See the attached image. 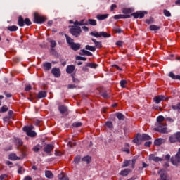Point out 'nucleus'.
<instances>
[{
    "instance_id": "c85d7f7f",
    "label": "nucleus",
    "mask_w": 180,
    "mask_h": 180,
    "mask_svg": "<svg viewBox=\"0 0 180 180\" xmlns=\"http://www.w3.org/2000/svg\"><path fill=\"white\" fill-rule=\"evenodd\" d=\"M65 37L66 38V41L68 44H69V46L72 45L74 43V39L70 37V36H68V34H65Z\"/></svg>"
},
{
    "instance_id": "2f4dec72",
    "label": "nucleus",
    "mask_w": 180,
    "mask_h": 180,
    "mask_svg": "<svg viewBox=\"0 0 180 180\" xmlns=\"http://www.w3.org/2000/svg\"><path fill=\"white\" fill-rule=\"evenodd\" d=\"M7 30H9V32H16V30H18V26L16 25L8 26L7 27Z\"/></svg>"
},
{
    "instance_id": "4d7b16f0",
    "label": "nucleus",
    "mask_w": 180,
    "mask_h": 180,
    "mask_svg": "<svg viewBox=\"0 0 180 180\" xmlns=\"http://www.w3.org/2000/svg\"><path fill=\"white\" fill-rule=\"evenodd\" d=\"M76 60H82V61H86V58L82 56H77Z\"/></svg>"
},
{
    "instance_id": "473e14b6",
    "label": "nucleus",
    "mask_w": 180,
    "mask_h": 180,
    "mask_svg": "<svg viewBox=\"0 0 180 180\" xmlns=\"http://www.w3.org/2000/svg\"><path fill=\"white\" fill-rule=\"evenodd\" d=\"M112 30H113V32H115V33H122L123 32V30H122V29L119 26L114 27Z\"/></svg>"
},
{
    "instance_id": "393cba45",
    "label": "nucleus",
    "mask_w": 180,
    "mask_h": 180,
    "mask_svg": "<svg viewBox=\"0 0 180 180\" xmlns=\"http://www.w3.org/2000/svg\"><path fill=\"white\" fill-rule=\"evenodd\" d=\"M150 160H152L153 161H155V162H158L160 161H162V159L161 158L155 156L154 155H151L150 156Z\"/></svg>"
},
{
    "instance_id": "603ef678",
    "label": "nucleus",
    "mask_w": 180,
    "mask_h": 180,
    "mask_svg": "<svg viewBox=\"0 0 180 180\" xmlns=\"http://www.w3.org/2000/svg\"><path fill=\"white\" fill-rule=\"evenodd\" d=\"M81 126H82V123H81V122H74L73 123L74 127H81Z\"/></svg>"
},
{
    "instance_id": "a19ab883",
    "label": "nucleus",
    "mask_w": 180,
    "mask_h": 180,
    "mask_svg": "<svg viewBox=\"0 0 180 180\" xmlns=\"http://www.w3.org/2000/svg\"><path fill=\"white\" fill-rule=\"evenodd\" d=\"M159 29H160V27H158L155 25H152L150 26V30L155 31V30H159Z\"/></svg>"
},
{
    "instance_id": "e2e57ef3",
    "label": "nucleus",
    "mask_w": 180,
    "mask_h": 180,
    "mask_svg": "<svg viewBox=\"0 0 180 180\" xmlns=\"http://www.w3.org/2000/svg\"><path fill=\"white\" fill-rule=\"evenodd\" d=\"M31 89H32V86L31 85H27V86H25V91H31Z\"/></svg>"
},
{
    "instance_id": "6ab92c4d",
    "label": "nucleus",
    "mask_w": 180,
    "mask_h": 180,
    "mask_svg": "<svg viewBox=\"0 0 180 180\" xmlns=\"http://www.w3.org/2000/svg\"><path fill=\"white\" fill-rule=\"evenodd\" d=\"M79 54V56H88L89 57H92V53L84 49L80 51Z\"/></svg>"
},
{
    "instance_id": "9d476101",
    "label": "nucleus",
    "mask_w": 180,
    "mask_h": 180,
    "mask_svg": "<svg viewBox=\"0 0 180 180\" xmlns=\"http://www.w3.org/2000/svg\"><path fill=\"white\" fill-rule=\"evenodd\" d=\"M98 92L100 94V95L104 98V99H110V95H109L108 94V91H106V90L102 89V88H100V89H98Z\"/></svg>"
},
{
    "instance_id": "ea45409f",
    "label": "nucleus",
    "mask_w": 180,
    "mask_h": 180,
    "mask_svg": "<svg viewBox=\"0 0 180 180\" xmlns=\"http://www.w3.org/2000/svg\"><path fill=\"white\" fill-rule=\"evenodd\" d=\"M126 85H127V80H121L120 86L122 88H126Z\"/></svg>"
},
{
    "instance_id": "864d4df0",
    "label": "nucleus",
    "mask_w": 180,
    "mask_h": 180,
    "mask_svg": "<svg viewBox=\"0 0 180 180\" xmlns=\"http://www.w3.org/2000/svg\"><path fill=\"white\" fill-rule=\"evenodd\" d=\"M8 179V175L6 174H1L0 176V180H7Z\"/></svg>"
},
{
    "instance_id": "f03ea898",
    "label": "nucleus",
    "mask_w": 180,
    "mask_h": 180,
    "mask_svg": "<svg viewBox=\"0 0 180 180\" xmlns=\"http://www.w3.org/2000/svg\"><path fill=\"white\" fill-rule=\"evenodd\" d=\"M147 140H151V136H149L148 134H143L141 135L140 134H137L132 141L137 146H140V144H141V141H146Z\"/></svg>"
},
{
    "instance_id": "49530a36",
    "label": "nucleus",
    "mask_w": 180,
    "mask_h": 180,
    "mask_svg": "<svg viewBox=\"0 0 180 180\" xmlns=\"http://www.w3.org/2000/svg\"><path fill=\"white\" fill-rule=\"evenodd\" d=\"M105 126L108 127V129H112V127H113V123H112V122H107Z\"/></svg>"
},
{
    "instance_id": "f257e3e1",
    "label": "nucleus",
    "mask_w": 180,
    "mask_h": 180,
    "mask_svg": "<svg viewBox=\"0 0 180 180\" xmlns=\"http://www.w3.org/2000/svg\"><path fill=\"white\" fill-rule=\"evenodd\" d=\"M158 123L156 124L157 127L154 128L155 131H158L159 133H162L165 134L168 133V128H167V123L164 122V117L160 115L157 118Z\"/></svg>"
},
{
    "instance_id": "39448f33",
    "label": "nucleus",
    "mask_w": 180,
    "mask_h": 180,
    "mask_svg": "<svg viewBox=\"0 0 180 180\" xmlns=\"http://www.w3.org/2000/svg\"><path fill=\"white\" fill-rule=\"evenodd\" d=\"M34 129L33 126L31 125L30 127H23V131H25V133H27V135H28L30 137H36V132H34V131H32V129Z\"/></svg>"
},
{
    "instance_id": "680f3d73",
    "label": "nucleus",
    "mask_w": 180,
    "mask_h": 180,
    "mask_svg": "<svg viewBox=\"0 0 180 180\" xmlns=\"http://www.w3.org/2000/svg\"><path fill=\"white\" fill-rule=\"evenodd\" d=\"M79 161H81V158L79 157H76L74 160V162H75V164H78Z\"/></svg>"
},
{
    "instance_id": "4c0bfd02",
    "label": "nucleus",
    "mask_w": 180,
    "mask_h": 180,
    "mask_svg": "<svg viewBox=\"0 0 180 180\" xmlns=\"http://www.w3.org/2000/svg\"><path fill=\"white\" fill-rule=\"evenodd\" d=\"M86 49L89 50L90 51H96V48L95 46H91L89 45L86 46Z\"/></svg>"
},
{
    "instance_id": "5701e85b",
    "label": "nucleus",
    "mask_w": 180,
    "mask_h": 180,
    "mask_svg": "<svg viewBox=\"0 0 180 180\" xmlns=\"http://www.w3.org/2000/svg\"><path fill=\"white\" fill-rule=\"evenodd\" d=\"M46 96H47V92L41 91L38 93L37 98L41 99V98H46Z\"/></svg>"
},
{
    "instance_id": "37998d69",
    "label": "nucleus",
    "mask_w": 180,
    "mask_h": 180,
    "mask_svg": "<svg viewBox=\"0 0 180 180\" xmlns=\"http://www.w3.org/2000/svg\"><path fill=\"white\" fill-rule=\"evenodd\" d=\"M163 13L165 16H167V18H169V16H171V13L167 9L163 10Z\"/></svg>"
},
{
    "instance_id": "0e129e2a",
    "label": "nucleus",
    "mask_w": 180,
    "mask_h": 180,
    "mask_svg": "<svg viewBox=\"0 0 180 180\" xmlns=\"http://www.w3.org/2000/svg\"><path fill=\"white\" fill-rule=\"evenodd\" d=\"M151 144H152L151 141H148L145 143L144 146L145 147H151Z\"/></svg>"
},
{
    "instance_id": "f704fd0d",
    "label": "nucleus",
    "mask_w": 180,
    "mask_h": 180,
    "mask_svg": "<svg viewBox=\"0 0 180 180\" xmlns=\"http://www.w3.org/2000/svg\"><path fill=\"white\" fill-rule=\"evenodd\" d=\"M15 143L18 147H22V146H23V141H22L20 139H15Z\"/></svg>"
},
{
    "instance_id": "c9c22d12",
    "label": "nucleus",
    "mask_w": 180,
    "mask_h": 180,
    "mask_svg": "<svg viewBox=\"0 0 180 180\" xmlns=\"http://www.w3.org/2000/svg\"><path fill=\"white\" fill-rule=\"evenodd\" d=\"M116 116L119 120H124V115L120 112H117Z\"/></svg>"
},
{
    "instance_id": "5fc2aeb1",
    "label": "nucleus",
    "mask_w": 180,
    "mask_h": 180,
    "mask_svg": "<svg viewBox=\"0 0 180 180\" xmlns=\"http://www.w3.org/2000/svg\"><path fill=\"white\" fill-rule=\"evenodd\" d=\"M50 43H51V47H52V49H54V47L57 46V43H56V41L54 40L51 41Z\"/></svg>"
},
{
    "instance_id": "f8f14e48",
    "label": "nucleus",
    "mask_w": 180,
    "mask_h": 180,
    "mask_svg": "<svg viewBox=\"0 0 180 180\" xmlns=\"http://www.w3.org/2000/svg\"><path fill=\"white\" fill-rule=\"evenodd\" d=\"M51 73L56 78H58V77H60L61 75V72L60 71V68H52Z\"/></svg>"
},
{
    "instance_id": "7ed1b4c3",
    "label": "nucleus",
    "mask_w": 180,
    "mask_h": 180,
    "mask_svg": "<svg viewBox=\"0 0 180 180\" xmlns=\"http://www.w3.org/2000/svg\"><path fill=\"white\" fill-rule=\"evenodd\" d=\"M18 25H20V27H23L25 25H27V26H30L32 25V21H30V19L25 18L23 19V17L19 16L18 20Z\"/></svg>"
},
{
    "instance_id": "b1692460",
    "label": "nucleus",
    "mask_w": 180,
    "mask_h": 180,
    "mask_svg": "<svg viewBox=\"0 0 180 180\" xmlns=\"http://www.w3.org/2000/svg\"><path fill=\"white\" fill-rule=\"evenodd\" d=\"M92 41L94 43L95 46L97 49H102V42L101 41H98L95 39H91Z\"/></svg>"
},
{
    "instance_id": "bb28decb",
    "label": "nucleus",
    "mask_w": 180,
    "mask_h": 180,
    "mask_svg": "<svg viewBox=\"0 0 180 180\" xmlns=\"http://www.w3.org/2000/svg\"><path fill=\"white\" fill-rule=\"evenodd\" d=\"M58 179L68 180V177L67 176V174H64V172H62L60 174H58Z\"/></svg>"
},
{
    "instance_id": "a211bd4d",
    "label": "nucleus",
    "mask_w": 180,
    "mask_h": 180,
    "mask_svg": "<svg viewBox=\"0 0 180 180\" xmlns=\"http://www.w3.org/2000/svg\"><path fill=\"white\" fill-rule=\"evenodd\" d=\"M131 15H122V14H120V15H115L114 16V19H129V18H131Z\"/></svg>"
},
{
    "instance_id": "69168bd1",
    "label": "nucleus",
    "mask_w": 180,
    "mask_h": 180,
    "mask_svg": "<svg viewBox=\"0 0 180 180\" xmlns=\"http://www.w3.org/2000/svg\"><path fill=\"white\" fill-rule=\"evenodd\" d=\"M8 115L9 116L8 117H10V119H12V115H13V111L9 110Z\"/></svg>"
},
{
    "instance_id": "58836bf2",
    "label": "nucleus",
    "mask_w": 180,
    "mask_h": 180,
    "mask_svg": "<svg viewBox=\"0 0 180 180\" xmlns=\"http://www.w3.org/2000/svg\"><path fill=\"white\" fill-rule=\"evenodd\" d=\"M86 67H89L90 68H96V67H98V65L96 63H89L86 64Z\"/></svg>"
},
{
    "instance_id": "bf43d9fd",
    "label": "nucleus",
    "mask_w": 180,
    "mask_h": 180,
    "mask_svg": "<svg viewBox=\"0 0 180 180\" xmlns=\"http://www.w3.org/2000/svg\"><path fill=\"white\" fill-rule=\"evenodd\" d=\"M146 22L148 25H151V23L154 22V20H153V18H149V19H147Z\"/></svg>"
},
{
    "instance_id": "f3484780",
    "label": "nucleus",
    "mask_w": 180,
    "mask_h": 180,
    "mask_svg": "<svg viewBox=\"0 0 180 180\" xmlns=\"http://www.w3.org/2000/svg\"><path fill=\"white\" fill-rule=\"evenodd\" d=\"M75 70V66L74 65H68L66 68V72L68 74H72Z\"/></svg>"
},
{
    "instance_id": "2eb2a0df",
    "label": "nucleus",
    "mask_w": 180,
    "mask_h": 180,
    "mask_svg": "<svg viewBox=\"0 0 180 180\" xmlns=\"http://www.w3.org/2000/svg\"><path fill=\"white\" fill-rule=\"evenodd\" d=\"M131 172V169H125L124 170H122L120 172V175H121L122 176H127V175H129Z\"/></svg>"
},
{
    "instance_id": "774afa93",
    "label": "nucleus",
    "mask_w": 180,
    "mask_h": 180,
    "mask_svg": "<svg viewBox=\"0 0 180 180\" xmlns=\"http://www.w3.org/2000/svg\"><path fill=\"white\" fill-rule=\"evenodd\" d=\"M24 180H32V179L30 176H27L24 178Z\"/></svg>"
},
{
    "instance_id": "6e6d98bb",
    "label": "nucleus",
    "mask_w": 180,
    "mask_h": 180,
    "mask_svg": "<svg viewBox=\"0 0 180 180\" xmlns=\"http://www.w3.org/2000/svg\"><path fill=\"white\" fill-rule=\"evenodd\" d=\"M24 172H25V169H23L22 167H20L18 169V173L22 174H24Z\"/></svg>"
},
{
    "instance_id": "e433bc0d",
    "label": "nucleus",
    "mask_w": 180,
    "mask_h": 180,
    "mask_svg": "<svg viewBox=\"0 0 180 180\" xmlns=\"http://www.w3.org/2000/svg\"><path fill=\"white\" fill-rule=\"evenodd\" d=\"M91 158L89 156H85L82 158V161H84L87 164H89L91 162Z\"/></svg>"
},
{
    "instance_id": "c03bdc74",
    "label": "nucleus",
    "mask_w": 180,
    "mask_h": 180,
    "mask_svg": "<svg viewBox=\"0 0 180 180\" xmlns=\"http://www.w3.org/2000/svg\"><path fill=\"white\" fill-rule=\"evenodd\" d=\"M130 165V160H124L123 162L122 168H126V167H129Z\"/></svg>"
},
{
    "instance_id": "de8ad7c7",
    "label": "nucleus",
    "mask_w": 180,
    "mask_h": 180,
    "mask_svg": "<svg viewBox=\"0 0 180 180\" xmlns=\"http://www.w3.org/2000/svg\"><path fill=\"white\" fill-rule=\"evenodd\" d=\"M4 112H8V107L5 105L0 109V113H4Z\"/></svg>"
},
{
    "instance_id": "dca6fc26",
    "label": "nucleus",
    "mask_w": 180,
    "mask_h": 180,
    "mask_svg": "<svg viewBox=\"0 0 180 180\" xmlns=\"http://www.w3.org/2000/svg\"><path fill=\"white\" fill-rule=\"evenodd\" d=\"M164 143H165V139L162 138L157 139L154 141L155 146H161V144H164Z\"/></svg>"
},
{
    "instance_id": "423d86ee",
    "label": "nucleus",
    "mask_w": 180,
    "mask_h": 180,
    "mask_svg": "<svg viewBox=\"0 0 180 180\" xmlns=\"http://www.w3.org/2000/svg\"><path fill=\"white\" fill-rule=\"evenodd\" d=\"M70 32L72 36H75V37H78L81 34V27L79 26H72L71 29L70 30Z\"/></svg>"
},
{
    "instance_id": "09e8293b",
    "label": "nucleus",
    "mask_w": 180,
    "mask_h": 180,
    "mask_svg": "<svg viewBox=\"0 0 180 180\" xmlns=\"http://www.w3.org/2000/svg\"><path fill=\"white\" fill-rule=\"evenodd\" d=\"M68 146H69V147H75V146H77V143L74 141H69V143H68Z\"/></svg>"
},
{
    "instance_id": "ddd939ff",
    "label": "nucleus",
    "mask_w": 180,
    "mask_h": 180,
    "mask_svg": "<svg viewBox=\"0 0 180 180\" xmlns=\"http://www.w3.org/2000/svg\"><path fill=\"white\" fill-rule=\"evenodd\" d=\"M54 150V146L52 144H48L44 148V151L45 153H51Z\"/></svg>"
},
{
    "instance_id": "c756f323",
    "label": "nucleus",
    "mask_w": 180,
    "mask_h": 180,
    "mask_svg": "<svg viewBox=\"0 0 180 180\" xmlns=\"http://www.w3.org/2000/svg\"><path fill=\"white\" fill-rule=\"evenodd\" d=\"M169 77H170V78H172V79H179L180 81V75H175V74H174V72H172L169 73Z\"/></svg>"
},
{
    "instance_id": "4be33fe9",
    "label": "nucleus",
    "mask_w": 180,
    "mask_h": 180,
    "mask_svg": "<svg viewBox=\"0 0 180 180\" xmlns=\"http://www.w3.org/2000/svg\"><path fill=\"white\" fill-rule=\"evenodd\" d=\"M43 67L45 71H50L51 70V63L49 62L44 63Z\"/></svg>"
},
{
    "instance_id": "4468645a",
    "label": "nucleus",
    "mask_w": 180,
    "mask_h": 180,
    "mask_svg": "<svg viewBox=\"0 0 180 180\" xmlns=\"http://www.w3.org/2000/svg\"><path fill=\"white\" fill-rule=\"evenodd\" d=\"M70 48L72 49V50H74V51H77V50H79L81 49V44H77L73 42V44L70 45Z\"/></svg>"
},
{
    "instance_id": "20e7f679",
    "label": "nucleus",
    "mask_w": 180,
    "mask_h": 180,
    "mask_svg": "<svg viewBox=\"0 0 180 180\" xmlns=\"http://www.w3.org/2000/svg\"><path fill=\"white\" fill-rule=\"evenodd\" d=\"M169 141L172 143H180V131L176 132L169 137Z\"/></svg>"
},
{
    "instance_id": "8fccbe9b",
    "label": "nucleus",
    "mask_w": 180,
    "mask_h": 180,
    "mask_svg": "<svg viewBox=\"0 0 180 180\" xmlns=\"http://www.w3.org/2000/svg\"><path fill=\"white\" fill-rule=\"evenodd\" d=\"M71 77H72V82L75 84H79V80L74 77V75H72Z\"/></svg>"
},
{
    "instance_id": "7c9ffc66",
    "label": "nucleus",
    "mask_w": 180,
    "mask_h": 180,
    "mask_svg": "<svg viewBox=\"0 0 180 180\" xmlns=\"http://www.w3.org/2000/svg\"><path fill=\"white\" fill-rule=\"evenodd\" d=\"M86 25H91V26H96L97 22L96 20L94 19H89L88 22Z\"/></svg>"
},
{
    "instance_id": "aec40b11",
    "label": "nucleus",
    "mask_w": 180,
    "mask_h": 180,
    "mask_svg": "<svg viewBox=\"0 0 180 180\" xmlns=\"http://www.w3.org/2000/svg\"><path fill=\"white\" fill-rule=\"evenodd\" d=\"M108 16H109V14H98L96 16V19H98V20H105V19H107Z\"/></svg>"
},
{
    "instance_id": "338daca9",
    "label": "nucleus",
    "mask_w": 180,
    "mask_h": 180,
    "mask_svg": "<svg viewBox=\"0 0 180 180\" xmlns=\"http://www.w3.org/2000/svg\"><path fill=\"white\" fill-rule=\"evenodd\" d=\"M131 162V167L132 168H134V165H136V159H132Z\"/></svg>"
},
{
    "instance_id": "13d9d810",
    "label": "nucleus",
    "mask_w": 180,
    "mask_h": 180,
    "mask_svg": "<svg viewBox=\"0 0 180 180\" xmlns=\"http://www.w3.org/2000/svg\"><path fill=\"white\" fill-rule=\"evenodd\" d=\"M68 89H74L77 88V86H75V84H68Z\"/></svg>"
},
{
    "instance_id": "412c9836",
    "label": "nucleus",
    "mask_w": 180,
    "mask_h": 180,
    "mask_svg": "<svg viewBox=\"0 0 180 180\" xmlns=\"http://www.w3.org/2000/svg\"><path fill=\"white\" fill-rule=\"evenodd\" d=\"M45 176H46V178H48L49 179H53V178H54V174H53V172H51V171L46 170Z\"/></svg>"
},
{
    "instance_id": "3c124183",
    "label": "nucleus",
    "mask_w": 180,
    "mask_h": 180,
    "mask_svg": "<svg viewBox=\"0 0 180 180\" xmlns=\"http://www.w3.org/2000/svg\"><path fill=\"white\" fill-rule=\"evenodd\" d=\"M160 179L161 180H167V174L165 173H162L160 174Z\"/></svg>"
},
{
    "instance_id": "0eeeda50",
    "label": "nucleus",
    "mask_w": 180,
    "mask_h": 180,
    "mask_svg": "<svg viewBox=\"0 0 180 180\" xmlns=\"http://www.w3.org/2000/svg\"><path fill=\"white\" fill-rule=\"evenodd\" d=\"M34 23H44V22H46V18L41 16L37 13H34Z\"/></svg>"
},
{
    "instance_id": "6e6552de",
    "label": "nucleus",
    "mask_w": 180,
    "mask_h": 180,
    "mask_svg": "<svg viewBox=\"0 0 180 180\" xmlns=\"http://www.w3.org/2000/svg\"><path fill=\"white\" fill-rule=\"evenodd\" d=\"M91 35L94 36V37H110V34L105 32H91Z\"/></svg>"
},
{
    "instance_id": "79ce46f5",
    "label": "nucleus",
    "mask_w": 180,
    "mask_h": 180,
    "mask_svg": "<svg viewBox=\"0 0 180 180\" xmlns=\"http://www.w3.org/2000/svg\"><path fill=\"white\" fill-rule=\"evenodd\" d=\"M172 109H173V110H180V103H178L176 105H172Z\"/></svg>"
},
{
    "instance_id": "1a4fd4ad",
    "label": "nucleus",
    "mask_w": 180,
    "mask_h": 180,
    "mask_svg": "<svg viewBox=\"0 0 180 180\" xmlns=\"http://www.w3.org/2000/svg\"><path fill=\"white\" fill-rule=\"evenodd\" d=\"M145 15H147L146 11H137L131 14V16H133L134 19H143Z\"/></svg>"
},
{
    "instance_id": "72a5a7b5",
    "label": "nucleus",
    "mask_w": 180,
    "mask_h": 180,
    "mask_svg": "<svg viewBox=\"0 0 180 180\" xmlns=\"http://www.w3.org/2000/svg\"><path fill=\"white\" fill-rule=\"evenodd\" d=\"M131 12H133V9L131 8H123L122 10V13H124V15L131 13Z\"/></svg>"
},
{
    "instance_id": "a878e982",
    "label": "nucleus",
    "mask_w": 180,
    "mask_h": 180,
    "mask_svg": "<svg viewBox=\"0 0 180 180\" xmlns=\"http://www.w3.org/2000/svg\"><path fill=\"white\" fill-rule=\"evenodd\" d=\"M9 160L16 161V160H20V157H18L15 153H11L9 155Z\"/></svg>"
},
{
    "instance_id": "cd10ccee",
    "label": "nucleus",
    "mask_w": 180,
    "mask_h": 180,
    "mask_svg": "<svg viewBox=\"0 0 180 180\" xmlns=\"http://www.w3.org/2000/svg\"><path fill=\"white\" fill-rule=\"evenodd\" d=\"M58 109H59L60 112L62 113V115H63V113H65V112H67L68 110L67 107L65 105H60L58 107Z\"/></svg>"
},
{
    "instance_id": "052dcab7",
    "label": "nucleus",
    "mask_w": 180,
    "mask_h": 180,
    "mask_svg": "<svg viewBox=\"0 0 180 180\" xmlns=\"http://www.w3.org/2000/svg\"><path fill=\"white\" fill-rule=\"evenodd\" d=\"M74 25H75V26H78V25H79V26H82V25H84V22H83V21H82V22H78V21H75V23H74Z\"/></svg>"
},
{
    "instance_id": "9b49d317",
    "label": "nucleus",
    "mask_w": 180,
    "mask_h": 180,
    "mask_svg": "<svg viewBox=\"0 0 180 180\" xmlns=\"http://www.w3.org/2000/svg\"><path fill=\"white\" fill-rule=\"evenodd\" d=\"M153 101L155 103L158 104V103H160L161 102H162V101H167V98H165V96H164L162 95H159V96L154 97Z\"/></svg>"
},
{
    "instance_id": "a18cd8bd",
    "label": "nucleus",
    "mask_w": 180,
    "mask_h": 180,
    "mask_svg": "<svg viewBox=\"0 0 180 180\" xmlns=\"http://www.w3.org/2000/svg\"><path fill=\"white\" fill-rule=\"evenodd\" d=\"M40 148H41L40 145H37L36 146H34L33 148V151H34V153H37V152L40 151Z\"/></svg>"
}]
</instances>
